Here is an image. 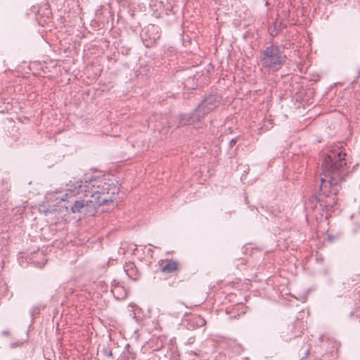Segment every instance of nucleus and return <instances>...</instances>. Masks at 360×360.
Returning a JSON list of instances; mask_svg holds the SVG:
<instances>
[{
    "mask_svg": "<svg viewBox=\"0 0 360 360\" xmlns=\"http://www.w3.org/2000/svg\"><path fill=\"white\" fill-rule=\"evenodd\" d=\"M345 153L330 151L323 160L321 184L318 195H312L305 201L309 211H331L337 202L336 195L341 189V181L348 174Z\"/></svg>",
    "mask_w": 360,
    "mask_h": 360,
    "instance_id": "f257e3e1",
    "label": "nucleus"
},
{
    "mask_svg": "<svg viewBox=\"0 0 360 360\" xmlns=\"http://www.w3.org/2000/svg\"><path fill=\"white\" fill-rule=\"evenodd\" d=\"M61 200H68L77 195L92 198L96 205H106L109 208L117 205L120 201V188L112 180L105 176L91 178L83 182L82 180L70 181Z\"/></svg>",
    "mask_w": 360,
    "mask_h": 360,
    "instance_id": "f03ea898",
    "label": "nucleus"
},
{
    "mask_svg": "<svg viewBox=\"0 0 360 360\" xmlns=\"http://www.w3.org/2000/svg\"><path fill=\"white\" fill-rule=\"evenodd\" d=\"M284 48L279 45L271 44L261 53V63L263 68L269 71L279 70L286 61Z\"/></svg>",
    "mask_w": 360,
    "mask_h": 360,
    "instance_id": "7ed1b4c3",
    "label": "nucleus"
},
{
    "mask_svg": "<svg viewBox=\"0 0 360 360\" xmlns=\"http://www.w3.org/2000/svg\"><path fill=\"white\" fill-rule=\"evenodd\" d=\"M75 197H72L69 200V201L66 200V202H74L72 205H65L66 212L70 214L72 213H78L79 217H89L93 216L96 212V210L98 207L101 206V205H96V200L92 198H90L89 200H75ZM65 202V200H63Z\"/></svg>",
    "mask_w": 360,
    "mask_h": 360,
    "instance_id": "20e7f679",
    "label": "nucleus"
},
{
    "mask_svg": "<svg viewBox=\"0 0 360 360\" xmlns=\"http://www.w3.org/2000/svg\"><path fill=\"white\" fill-rule=\"evenodd\" d=\"M205 115H202L201 111H198V108L191 113L180 115V124L183 125H191L194 128H200L202 125V120Z\"/></svg>",
    "mask_w": 360,
    "mask_h": 360,
    "instance_id": "39448f33",
    "label": "nucleus"
},
{
    "mask_svg": "<svg viewBox=\"0 0 360 360\" xmlns=\"http://www.w3.org/2000/svg\"><path fill=\"white\" fill-rule=\"evenodd\" d=\"M218 105L219 101L217 98L214 95H210L198 105V111H201L202 115H206L213 111Z\"/></svg>",
    "mask_w": 360,
    "mask_h": 360,
    "instance_id": "423d86ee",
    "label": "nucleus"
},
{
    "mask_svg": "<svg viewBox=\"0 0 360 360\" xmlns=\"http://www.w3.org/2000/svg\"><path fill=\"white\" fill-rule=\"evenodd\" d=\"M158 265L160 270L165 274H177L181 267L179 262L173 259H160Z\"/></svg>",
    "mask_w": 360,
    "mask_h": 360,
    "instance_id": "0eeeda50",
    "label": "nucleus"
},
{
    "mask_svg": "<svg viewBox=\"0 0 360 360\" xmlns=\"http://www.w3.org/2000/svg\"><path fill=\"white\" fill-rule=\"evenodd\" d=\"M184 324L188 330H193L206 324V321L200 315L193 314L184 320Z\"/></svg>",
    "mask_w": 360,
    "mask_h": 360,
    "instance_id": "6e6552de",
    "label": "nucleus"
},
{
    "mask_svg": "<svg viewBox=\"0 0 360 360\" xmlns=\"http://www.w3.org/2000/svg\"><path fill=\"white\" fill-rule=\"evenodd\" d=\"M153 123L154 129L161 131L165 127H169V121L166 115H154L149 118V124Z\"/></svg>",
    "mask_w": 360,
    "mask_h": 360,
    "instance_id": "1a4fd4ad",
    "label": "nucleus"
},
{
    "mask_svg": "<svg viewBox=\"0 0 360 360\" xmlns=\"http://www.w3.org/2000/svg\"><path fill=\"white\" fill-rule=\"evenodd\" d=\"M124 272L126 273V274L127 275V276L134 280V281H136L139 278V272L136 268V266L134 263L132 262H129V263H126L124 265Z\"/></svg>",
    "mask_w": 360,
    "mask_h": 360,
    "instance_id": "9d476101",
    "label": "nucleus"
},
{
    "mask_svg": "<svg viewBox=\"0 0 360 360\" xmlns=\"http://www.w3.org/2000/svg\"><path fill=\"white\" fill-rule=\"evenodd\" d=\"M111 292L117 300H123L127 297V290L121 285L111 288Z\"/></svg>",
    "mask_w": 360,
    "mask_h": 360,
    "instance_id": "9b49d317",
    "label": "nucleus"
},
{
    "mask_svg": "<svg viewBox=\"0 0 360 360\" xmlns=\"http://www.w3.org/2000/svg\"><path fill=\"white\" fill-rule=\"evenodd\" d=\"M32 262L34 264V265L39 268L43 267L46 262V259L45 258V255L43 252L38 251L34 252L31 258Z\"/></svg>",
    "mask_w": 360,
    "mask_h": 360,
    "instance_id": "f8f14e48",
    "label": "nucleus"
},
{
    "mask_svg": "<svg viewBox=\"0 0 360 360\" xmlns=\"http://www.w3.org/2000/svg\"><path fill=\"white\" fill-rule=\"evenodd\" d=\"M136 357V354L128 349L122 354L119 360H135Z\"/></svg>",
    "mask_w": 360,
    "mask_h": 360,
    "instance_id": "ddd939ff",
    "label": "nucleus"
},
{
    "mask_svg": "<svg viewBox=\"0 0 360 360\" xmlns=\"http://www.w3.org/2000/svg\"><path fill=\"white\" fill-rule=\"evenodd\" d=\"M297 324H298V323H294L291 326H290L291 330H295V332H292V334L291 337H290V338H295V337L301 335V333H302V331L301 330V328L298 327Z\"/></svg>",
    "mask_w": 360,
    "mask_h": 360,
    "instance_id": "4468645a",
    "label": "nucleus"
},
{
    "mask_svg": "<svg viewBox=\"0 0 360 360\" xmlns=\"http://www.w3.org/2000/svg\"><path fill=\"white\" fill-rule=\"evenodd\" d=\"M2 184L4 185V187L2 188V191H8L10 190L11 186L8 178L3 179Z\"/></svg>",
    "mask_w": 360,
    "mask_h": 360,
    "instance_id": "2eb2a0df",
    "label": "nucleus"
},
{
    "mask_svg": "<svg viewBox=\"0 0 360 360\" xmlns=\"http://www.w3.org/2000/svg\"><path fill=\"white\" fill-rule=\"evenodd\" d=\"M104 354H105L106 356H112V351H110V350H109V351H108V349H106L104 350Z\"/></svg>",
    "mask_w": 360,
    "mask_h": 360,
    "instance_id": "dca6fc26",
    "label": "nucleus"
},
{
    "mask_svg": "<svg viewBox=\"0 0 360 360\" xmlns=\"http://www.w3.org/2000/svg\"><path fill=\"white\" fill-rule=\"evenodd\" d=\"M120 283L115 280H113L112 281V288H114L115 286H117V285H120Z\"/></svg>",
    "mask_w": 360,
    "mask_h": 360,
    "instance_id": "f3484780",
    "label": "nucleus"
},
{
    "mask_svg": "<svg viewBox=\"0 0 360 360\" xmlns=\"http://www.w3.org/2000/svg\"><path fill=\"white\" fill-rule=\"evenodd\" d=\"M2 335L4 336H9L10 335V331L8 330H4L2 331Z\"/></svg>",
    "mask_w": 360,
    "mask_h": 360,
    "instance_id": "a211bd4d",
    "label": "nucleus"
},
{
    "mask_svg": "<svg viewBox=\"0 0 360 360\" xmlns=\"http://www.w3.org/2000/svg\"><path fill=\"white\" fill-rule=\"evenodd\" d=\"M236 141H237L236 139H232L229 143L230 146L232 147L233 145H235L236 143Z\"/></svg>",
    "mask_w": 360,
    "mask_h": 360,
    "instance_id": "6ab92c4d",
    "label": "nucleus"
},
{
    "mask_svg": "<svg viewBox=\"0 0 360 360\" xmlns=\"http://www.w3.org/2000/svg\"><path fill=\"white\" fill-rule=\"evenodd\" d=\"M356 76L359 77H360V69L359 68H357L356 70Z\"/></svg>",
    "mask_w": 360,
    "mask_h": 360,
    "instance_id": "aec40b11",
    "label": "nucleus"
},
{
    "mask_svg": "<svg viewBox=\"0 0 360 360\" xmlns=\"http://www.w3.org/2000/svg\"><path fill=\"white\" fill-rule=\"evenodd\" d=\"M309 349H307L305 352V354H304V358L307 357L308 355H309Z\"/></svg>",
    "mask_w": 360,
    "mask_h": 360,
    "instance_id": "412c9836",
    "label": "nucleus"
},
{
    "mask_svg": "<svg viewBox=\"0 0 360 360\" xmlns=\"http://www.w3.org/2000/svg\"><path fill=\"white\" fill-rule=\"evenodd\" d=\"M70 205H72V202H67V204H65L64 205H62V207H65V205L68 206Z\"/></svg>",
    "mask_w": 360,
    "mask_h": 360,
    "instance_id": "4be33fe9",
    "label": "nucleus"
},
{
    "mask_svg": "<svg viewBox=\"0 0 360 360\" xmlns=\"http://www.w3.org/2000/svg\"><path fill=\"white\" fill-rule=\"evenodd\" d=\"M188 340L190 342H193L194 341V338H189Z\"/></svg>",
    "mask_w": 360,
    "mask_h": 360,
    "instance_id": "5701e85b",
    "label": "nucleus"
},
{
    "mask_svg": "<svg viewBox=\"0 0 360 360\" xmlns=\"http://www.w3.org/2000/svg\"><path fill=\"white\" fill-rule=\"evenodd\" d=\"M323 338H324L323 336H321L320 338H319L320 342H323Z\"/></svg>",
    "mask_w": 360,
    "mask_h": 360,
    "instance_id": "b1692460",
    "label": "nucleus"
},
{
    "mask_svg": "<svg viewBox=\"0 0 360 360\" xmlns=\"http://www.w3.org/2000/svg\"><path fill=\"white\" fill-rule=\"evenodd\" d=\"M245 360H250V359H249L248 357H246V358L245 359Z\"/></svg>",
    "mask_w": 360,
    "mask_h": 360,
    "instance_id": "393cba45",
    "label": "nucleus"
}]
</instances>
